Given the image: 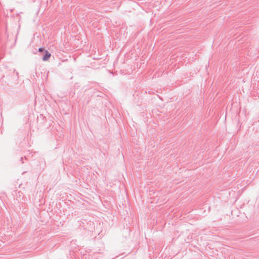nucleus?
<instances>
[{"mask_svg": "<svg viewBox=\"0 0 259 259\" xmlns=\"http://www.w3.org/2000/svg\"><path fill=\"white\" fill-rule=\"evenodd\" d=\"M46 54L44 56L42 60L44 61H48L51 56V54L47 51H45Z\"/></svg>", "mask_w": 259, "mask_h": 259, "instance_id": "obj_1", "label": "nucleus"}, {"mask_svg": "<svg viewBox=\"0 0 259 259\" xmlns=\"http://www.w3.org/2000/svg\"><path fill=\"white\" fill-rule=\"evenodd\" d=\"M43 50H44V49L42 48H39V49H38V51L40 52H42Z\"/></svg>", "mask_w": 259, "mask_h": 259, "instance_id": "obj_2", "label": "nucleus"}]
</instances>
